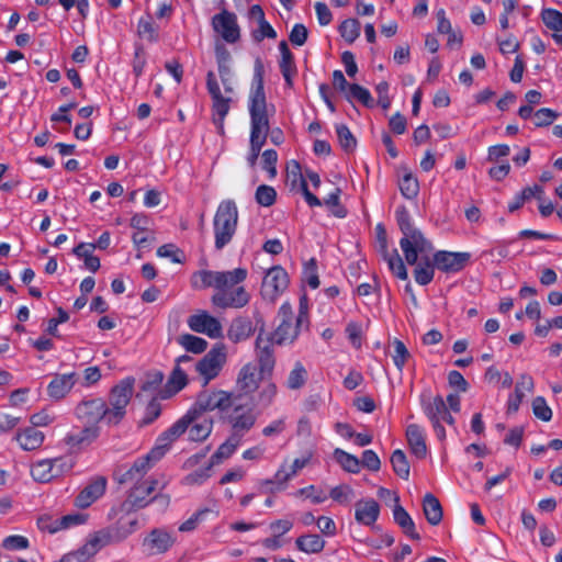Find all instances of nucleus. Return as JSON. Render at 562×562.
Segmentation results:
<instances>
[{"label":"nucleus","mask_w":562,"mask_h":562,"mask_svg":"<svg viewBox=\"0 0 562 562\" xmlns=\"http://www.w3.org/2000/svg\"><path fill=\"white\" fill-rule=\"evenodd\" d=\"M209 513H211V509L209 508H203L195 512L190 518H188L179 526V530L182 532L194 530L198 527V525L204 520L205 516Z\"/></svg>","instance_id":"obj_58"},{"label":"nucleus","mask_w":562,"mask_h":562,"mask_svg":"<svg viewBox=\"0 0 562 562\" xmlns=\"http://www.w3.org/2000/svg\"><path fill=\"white\" fill-rule=\"evenodd\" d=\"M277 394L278 387L276 383L269 382L265 384L258 393L259 405H261L262 407L270 406L274 402Z\"/></svg>","instance_id":"obj_54"},{"label":"nucleus","mask_w":562,"mask_h":562,"mask_svg":"<svg viewBox=\"0 0 562 562\" xmlns=\"http://www.w3.org/2000/svg\"><path fill=\"white\" fill-rule=\"evenodd\" d=\"M422 408L426 417L429 419L434 431L439 440L446 438V430L442 423L453 426L456 420L450 414L449 408L442 396H429L422 402Z\"/></svg>","instance_id":"obj_7"},{"label":"nucleus","mask_w":562,"mask_h":562,"mask_svg":"<svg viewBox=\"0 0 562 562\" xmlns=\"http://www.w3.org/2000/svg\"><path fill=\"white\" fill-rule=\"evenodd\" d=\"M88 547V539L86 540L85 544L77 550L76 552H71L63 557L60 562H83L91 557L95 555L97 553H90V550H87Z\"/></svg>","instance_id":"obj_64"},{"label":"nucleus","mask_w":562,"mask_h":562,"mask_svg":"<svg viewBox=\"0 0 562 562\" xmlns=\"http://www.w3.org/2000/svg\"><path fill=\"white\" fill-rule=\"evenodd\" d=\"M406 439L411 452L418 459H423L427 454L425 429L417 425L411 424L406 428Z\"/></svg>","instance_id":"obj_30"},{"label":"nucleus","mask_w":562,"mask_h":562,"mask_svg":"<svg viewBox=\"0 0 562 562\" xmlns=\"http://www.w3.org/2000/svg\"><path fill=\"white\" fill-rule=\"evenodd\" d=\"M238 398L239 395L223 390L203 391L198 395L192 409L200 414L215 409L226 413Z\"/></svg>","instance_id":"obj_9"},{"label":"nucleus","mask_w":562,"mask_h":562,"mask_svg":"<svg viewBox=\"0 0 562 562\" xmlns=\"http://www.w3.org/2000/svg\"><path fill=\"white\" fill-rule=\"evenodd\" d=\"M353 406L362 413H372L375 409V402L371 395L358 394L353 397Z\"/></svg>","instance_id":"obj_63"},{"label":"nucleus","mask_w":562,"mask_h":562,"mask_svg":"<svg viewBox=\"0 0 562 562\" xmlns=\"http://www.w3.org/2000/svg\"><path fill=\"white\" fill-rule=\"evenodd\" d=\"M2 547L8 551H21L26 550L30 547V541L24 536L12 535L2 540Z\"/></svg>","instance_id":"obj_53"},{"label":"nucleus","mask_w":562,"mask_h":562,"mask_svg":"<svg viewBox=\"0 0 562 562\" xmlns=\"http://www.w3.org/2000/svg\"><path fill=\"white\" fill-rule=\"evenodd\" d=\"M211 26L217 38L227 44H235L240 38V27L235 13L222 10L213 15Z\"/></svg>","instance_id":"obj_12"},{"label":"nucleus","mask_w":562,"mask_h":562,"mask_svg":"<svg viewBox=\"0 0 562 562\" xmlns=\"http://www.w3.org/2000/svg\"><path fill=\"white\" fill-rule=\"evenodd\" d=\"M157 483L156 480L148 479L133 486L126 501L122 504V508L130 512L146 507L150 501L145 499V496L140 495V490H144V493L149 496L156 490Z\"/></svg>","instance_id":"obj_23"},{"label":"nucleus","mask_w":562,"mask_h":562,"mask_svg":"<svg viewBox=\"0 0 562 562\" xmlns=\"http://www.w3.org/2000/svg\"><path fill=\"white\" fill-rule=\"evenodd\" d=\"M294 471H290L288 464L283 463L272 479L261 481L260 488L263 492L274 493L285 487L286 483L294 477Z\"/></svg>","instance_id":"obj_33"},{"label":"nucleus","mask_w":562,"mask_h":562,"mask_svg":"<svg viewBox=\"0 0 562 562\" xmlns=\"http://www.w3.org/2000/svg\"><path fill=\"white\" fill-rule=\"evenodd\" d=\"M469 252L437 251L432 256L436 268L443 272H458L464 268L470 260Z\"/></svg>","instance_id":"obj_22"},{"label":"nucleus","mask_w":562,"mask_h":562,"mask_svg":"<svg viewBox=\"0 0 562 562\" xmlns=\"http://www.w3.org/2000/svg\"><path fill=\"white\" fill-rule=\"evenodd\" d=\"M391 463L394 472L402 479L407 480L409 476V464L405 453L397 449L391 456Z\"/></svg>","instance_id":"obj_50"},{"label":"nucleus","mask_w":562,"mask_h":562,"mask_svg":"<svg viewBox=\"0 0 562 562\" xmlns=\"http://www.w3.org/2000/svg\"><path fill=\"white\" fill-rule=\"evenodd\" d=\"M226 362V348L222 344L215 345L200 361L195 363V370L206 385L215 379Z\"/></svg>","instance_id":"obj_13"},{"label":"nucleus","mask_w":562,"mask_h":562,"mask_svg":"<svg viewBox=\"0 0 562 562\" xmlns=\"http://www.w3.org/2000/svg\"><path fill=\"white\" fill-rule=\"evenodd\" d=\"M295 543L297 549L305 553H318L325 547V541L318 535L299 537Z\"/></svg>","instance_id":"obj_43"},{"label":"nucleus","mask_w":562,"mask_h":562,"mask_svg":"<svg viewBox=\"0 0 562 562\" xmlns=\"http://www.w3.org/2000/svg\"><path fill=\"white\" fill-rule=\"evenodd\" d=\"M77 375L75 372L56 374L47 385V394L50 398L59 401L74 387Z\"/></svg>","instance_id":"obj_29"},{"label":"nucleus","mask_w":562,"mask_h":562,"mask_svg":"<svg viewBox=\"0 0 562 562\" xmlns=\"http://www.w3.org/2000/svg\"><path fill=\"white\" fill-rule=\"evenodd\" d=\"M319 94L327 108L331 112H335L333 94H338L351 102V85L348 82L341 70H335L331 75V88L326 83H321Z\"/></svg>","instance_id":"obj_15"},{"label":"nucleus","mask_w":562,"mask_h":562,"mask_svg":"<svg viewBox=\"0 0 562 562\" xmlns=\"http://www.w3.org/2000/svg\"><path fill=\"white\" fill-rule=\"evenodd\" d=\"M49 460L52 463L55 477L60 476L66 472H69L74 467L72 459L68 457H59Z\"/></svg>","instance_id":"obj_62"},{"label":"nucleus","mask_w":562,"mask_h":562,"mask_svg":"<svg viewBox=\"0 0 562 562\" xmlns=\"http://www.w3.org/2000/svg\"><path fill=\"white\" fill-rule=\"evenodd\" d=\"M177 340L178 344L189 352L202 353L207 348V341L205 339L191 334L180 335Z\"/></svg>","instance_id":"obj_46"},{"label":"nucleus","mask_w":562,"mask_h":562,"mask_svg":"<svg viewBox=\"0 0 562 562\" xmlns=\"http://www.w3.org/2000/svg\"><path fill=\"white\" fill-rule=\"evenodd\" d=\"M532 412L535 416L543 422H549L552 418V409L547 404L542 396H537L532 401Z\"/></svg>","instance_id":"obj_55"},{"label":"nucleus","mask_w":562,"mask_h":562,"mask_svg":"<svg viewBox=\"0 0 562 562\" xmlns=\"http://www.w3.org/2000/svg\"><path fill=\"white\" fill-rule=\"evenodd\" d=\"M187 373L182 367L176 366L172 370L168 384L175 392H179L187 385Z\"/></svg>","instance_id":"obj_57"},{"label":"nucleus","mask_w":562,"mask_h":562,"mask_svg":"<svg viewBox=\"0 0 562 562\" xmlns=\"http://www.w3.org/2000/svg\"><path fill=\"white\" fill-rule=\"evenodd\" d=\"M191 415H184L182 418L172 424L165 430L156 441L155 447L150 450L151 456L156 459H161L169 450L171 445L188 429L190 425Z\"/></svg>","instance_id":"obj_16"},{"label":"nucleus","mask_w":562,"mask_h":562,"mask_svg":"<svg viewBox=\"0 0 562 562\" xmlns=\"http://www.w3.org/2000/svg\"><path fill=\"white\" fill-rule=\"evenodd\" d=\"M541 20L552 32L562 30V13L555 9H543L541 11Z\"/></svg>","instance_id":"obj_51"},{"label":"nucleus","mask_w":562,"mask_h":562,"mask_svg":"<svg viewBox=\"0 0 562 562\" xmlns=\"http://www.w3.org/2000/svg\"><path fill=\"white\" fill-rule=\"evenodd\" d=\"M106 479L98 476L93 479L76 497L75 505L79 508H87L99 499L105 492Z\"/></svg>","instance_id":"obj_26"},{"label":"nucleus","mask_w":562,"mask_h":562,"mask_svg":"<svg viewBox=\"0 0 562 562\" xmlns=\"http://www.w3.org/2000/svg\"><path fill=\"white\" fill-rule=\"evenodd\" d=\"M304 280L312 289H317L319 286V279L317 276V267L315 259H311L304 265Z\"/></svg>","instance_id":"obj_60"},{"label":"nucleus","mask_w":562,"mask_h":562,"mask_svg":"<svg viewBox=\"0 0 562 562\" xmlns=\"http://www.w3.org/2000/svg\"><path fill=\"white\" fill-rule=\"evenodd\" d=\"M296 494L310 498L313 504H321L327 499V494L314 485L300 488Z\"/></svg>","instance_id":"obj_59"},{"label":"nucleus","mask_w":562,"mask_h":562,"mask_svg":"<svg viewBox=\"0 0 562 562\" xmlns=\"http://www.w3.org/2000/svg\"><path fill=\"white\" fill-rule=\"evenodd\" d=\"M247 278L245 268H236L231 271H217L216 290L233 289L240 285Z\"/></svg>","instance_id":"obj_36"},{"label":"nucleus","mask_w":562,"mask_h":562,"mask_svg":"<svg viewBox=\"0 0 562 562\" xmlns=\"http://www.w3.org/2000/svg\"><path fill=\"white\" fill-rule=\"evenodd\" d=\"M260 376L258 368L255 363L248 362L244 364L236 379V389L241 394H251L259 386Z\"/></svg>","instance_id":"obj_27"},{"label":"nucleus","mask_w":562,"mask_h":562,"mask_svg":"<svg viewBox=\"0 0 562 562\" xmlns=\"http://www.w3.org/2000/svg\"><path fill=\"white\" fill-rule=\"evenodd\" d=\"M138 36L149 43L158 41V26L153 21L151 16L140 18L137 23Z\"/></svg>","instance_id":"obj_45"},{"label":"nucleus","mask_w":562,"mask_h":562,"mask_svg":"<svg viewBox=\"0 0 562 562\" xmlns=\"http://www.w3.org/2000/svg\"><path fill=\"white\" fill-rule=\"evenodd\" d=\"M557 117V112L548 108H542L535 113L533 123L537 127H542L552 124Z\"/></svg>","instance_id":"obj_61"},{"label":"nucleus","mask_w":562,"mask_h":562,"mask_svg":"<svg viewBox=\"0 0 562 562\" xmlns=\"http://www.w3.org/2000/svg\"><path fill=\"white\" fill-rule=\"evenodd\" d=\"M241 441V438L231 434L211 457V465L220 464L223 460L228 459L240 446Z\"/></svg>","instance_id":"obj_37"},{"label":"nucleus","mask_w":562,"mask_h":562,"mask_svg":"<svg viewBox=\"0 0 562 562\" xmlns=\"http://www.w3.org/2000/svg\"><path fill=\"white\" fill-rule=\"evenodd\" d=\"M380 506L372 499H361L356 504V519L358 522L366 526H374V522L379 518Z\"/></svg>","instance_id":"obj_31"},{"label":"nucleus","mask_w":562,"mask_h":562,"mask_svg":"<svg viewBox=\"0 0 562 562\" xmlns=\"http://www.w3.org/2000/svg\"><path fill=\"white\" fill-rule=\"evenodd\" d=\"M279 317L281 322L271 336V341L277 345L292 344L300 334L302 326L307 323V308L305 300L300 302L299 315L293 323V312L289 303H283L279 310Z\"/></svg>","instance_id":"obj_5"},{"label":"nucleus","mask_w":562,"mask_h":562,"mask_svg":"<svg viewBox=\"0 0 562 562\" xmlns=\"http://www.w3.org/2000/svg\"><path fill=\"white\" fill-rule=\"evenodd\" d=\"M186 415H191L190 425L187 429L189 439L192 441L205 440L212 432L213 419L193 409L189 411Z\"/></svg>","instance_id":"obj_25"},{"label":"nucleus","mask_w":562,"mask_h":562,"mask_svg":"<svg viewBox=\"0 0 562 562\" xmlns=\"http://www.w3.org/2000/svg\"><path fill=\"white\" fill-rule=\"evenodd\" d=\"M217 271L201 270L195 272L191 278L193 289H205L213 286L216 289Z\"/></svg>","instance_id":"obj_48"},{"label":"nucleus","mask_w":562,"mask_h":562,"mask_svg":"<svg viewBox=\"0 0 562 562\" xmlns=\"http://www.w3.org/2000/svg\"><path fill=\"white\" fill-rule=\"evenodd\" d=\"M423 509L427 521L430 525H438L442 519V508L437 497L426 494L423 502Z\"/></svg>","instance_id":"obj_39"},{"label":"nucleus","mask_w":562,"mask_h":562,"mask_svg":"<svg viewBox=\"0 0 562 562\" xmlns=\"http://www.w3.org/2000/svg\"><path fill=\"white\" fill-rule=\"evenodd\" d=\"M215 58L218 77L213 70L206 74V90L212 101V119L218 132L224 130V121L234 102L236 81L229 66L231 54L223 43L215 44Z\"/></svg>","instance_id":"obj_1"},{"label":"nucleus","mask_w":562,"mask_h":562,"mask_svg":"<svg viewBox=\"0 0 562 562\" xmlns=\"http://www.w3.org/2000/svg\"><path fill=\"white\" fill-rule=\"evenodd\" d=\"M392 350L390 352L391 358L393 360L394 366L397 368L400 372L403 371L404 366L411 358V353L403 341L398 339H394L392 345Z\"/></svg>","instance_id":"obj_47"},{"label":"nucleus","mask_w":562,"mask_h":562,"mask_svg":"<svg viewBox=\"0 0 562 562\" xmlns=\"http://www.w3.org/2000/svg\"><path fill=\"white\" fill-rule=\"evenodd\" d=\"M188 326L192 331L204 334L210 338H220L223 335L221 322L205 311L189 316Z\"/></svg>","instance_id":"obj_20"},{"label":"nucleus","mask_w":562,"mask_h":562,"mask_svg":"<svg viewBox=\"0 0 562 562\" xmlns=\"http://www.w3.org/2000/svg\"><path fill=\"white\" fill-rule=\"evenodd\" d=\"M100 436L98 425L85 426L81 429L72 430L66 435L64 442L72 450H80L90 446Z\"/></svg>","instance_id":"obj_24"},{"label":"nucleus","mask_w":562,"mask_h":562,"mask_svg":"<svg viewBox=\"0 0 562 562\" xmlns=\"http://www.w3.org/2000/svg\"><path fill=\"white\" fill-rule=\"evenodd\" d=\"M37 526L42 531L49 533H55L64 529L60 518H55L50 515L41 516L37 520Z\"/></svg>","instance_id":"obj_56"},{"label":"nucleus","mask_w":562,"mask_h":562,"mask_svg":"<svg viewBox=\"0 0 562 562\" xmlns=\"http://www.w3.org/2000/svg\"><path fill=\"white\" fill-rule=\"evenodd\" d=\"M379 495L381 497H387L393 502V518L395 522L404 530L408 537L418 540L419 535L415 530V524L409 514L401 506L398 495L386 488H380Z\"/></svg>","instance_id":"obj_21"},{"label":"nucleus","mask_w":562,"mask_h":562,"mask_svg":"<svg viewBox=\"0 0 562 562\" xmlns=\"http://www.w3.org/2000/svg\"><path fill=\"white\" fill-rule=\"evenodd\" d=\"M250 294L243 285L223 289L212 295V303L220 308H241L249 303Z\"/></svg>","instance_id":"obj_17"},{"label":"nucleus","mask_w":562,"mask_h":562,"mask_svg":"<svg viewBox=\"0 0 562 562\" xmlns=\"http://www.w3.org/2000/svg\"><path fill=\"white\" fill-rule=\"evenodd\" d=\"M134 393V379L126 378L112 387L106 404V424L117 425L126 415V408Z\"/></svg>","instance_id":"obj_6"},{"label":"nucleus","mask_w":562,"mask_h":562,"mask_svg":"<svg viewBox=\"0 0 562 562\" xmlns=\"http://www.w3.org/2000/svg\"><path fill=\"white\" fill-rule=\"evenodd\" d=\"M44 439V434L35 427H26L16 434V441L25 451L38 449L43 445Z\"/></svg>","instance_id":"obj_35"},{"label":"nucleus","mask_w":562,"mask_h":562,"mask_svg":"<svg viewBox=\"0 0 562 562\" xmlns=\"http://www.w3.org/2000/svg\"><path fill=\"white\" fill-rule=\"evenodd\" d=\"M138 528L139 522L136 517H122L114 525L89 536L87 550H90V553H98L102 548L109 544L124 541Z\"/></svg>","instance_id":"obj_4"},{"label":"nucleus","mask_w":562,"mask_h":562,"mask_svg":"<svg viewBox=\"0 0 562 562\" xmlns=\"http://www.w3.org/2000/svg\"><path fill=\"white\" fill-rule=\"evenodd\" d=\"M158 460L159 459L153 457L151 451H149L146 456L137 458L134 463L124 472H120L117 474V482L120 484H132L133 486L138 485L142 481H144L147 472Z\"/></svg>","instance_id":"obj_18"},{"label":"nucleus","mask_w":562,"mask_h":562,"mask_svg":"<svg viewBox=\"0 0 562 562\" xmlns=\"http://www.w3.org/2000/svg\"><path fill=\"white\" fill-rule=\"evenodd\" d=\"M400 247L405 261L412 266L419 260H426L432 251L431 243L424 237L420 231L403 236L400 240Z\"/></svg>","instance_id":"obj_11"},{"label":"nucleus","mask_w":562,"mask_h":562,"mask_svg":"<svg viewBox=\"0 0 562 562\" xmlns=\"http://www.w3.org/2000/svg\"><path fill=\"white\" fill-rule=\"evenodd\" d=\"M238 209L233 200H223L214 214V246L217 250L228 245L237 229Z\"/></svg>","instance_id":"obj_3"},{"label":"nucleus","mask_w":562,"mask_h":562,"mask_svg":"<svg viewBox=\"0 0 562 562\" xmlns=\"http://www.w3.org/2000/svg\"><path fill=\"white\" fill-rule=\"evenodd\" d=\"M255 199L261 206H271L276 202L277 191L270 186L261 184L256 190Z\"/></svg>","instance_id":"obj_52"},{"label":"nucleus","mask_w":562,"mask_h":562,"mask_svg":"<svg viewBox=\"0 0 562 562\" xmlns=\"http://www.w3.org/2000/svg\"><path fill=\"white\" fill-rule=\"evenodd\" d=\"M248 109L250 114V154L248 162L254 166L267 140L270 128L263 88V66L259 59L255 63Z\"/></svg>","instance_id":"obj_2"},{"label":"nucleus","mask_w":562,"mask_h":562,"mask_svg":"<svg viewBox=\"0 0 562 562\" xmlns=\"http://www.w3.org/2000/svg\"><path fill=\"white\" fill-rule=\"evenodd\" d=\"M32 477L41 483H47L55 479L54 471L49 459H43L35 462L31 468Z\"/></svg>","instance_id":"obj_44"},{"label":"nucleus","mask_w":562,"mask_h":562,"mask_svg":"<svg viewBox=\"0 0 562 562\" xmlns=\"http://www.w3.org/2000/svg\"><path fill=\"white\" fill-rule=\"evenodd\" d=\"M75 415L87 426L106 423V402L101 397L85 398L76 406Z\"/></svg>","instance_id":"obj_14"},{"label":"nucleus","mask_w":562,"mask_h":562,"mask_svg":"<svg viewBox=\"0 0 562 562\" xmlns=\"http://www.w3.org/2000/svg\"><path fill=\"white\" fill-rule=\"evenodd\" d=\"M381 255L383 259L386 261L389 270L392 272L393 276H395L400 280H407V269L404 265L403 259L400 257L395 248L386 250L385 252H381Z\"/></svg>","instance_id":"obj_38"},{"label":"nucleus","mask_w":562,"mask_h":562,"mask_svg":"<svg viewBox=\"0 0 562 562\" xmlns=\"http://www.w3.org/2000/svg\"><path fill=\"white\" fill-rule=\"evenodd\" d=\"M175 541L171 532L162 528H155L143 539L142 548L147 555H157L166 553Z\"/></svg>","instance_id":"obj_19"},{"label":"nucleus","mask_w":562,"mask_h":562,"mask_svg":"<svg viewBox=\"0 0 562 562\" xmlns=\"http://www.w3.org/2000/svg\"><path fill=\"white\" fill-rule=\"evenodd\" d=\"M398 187L401 193L406 199H414L417 196L419 192V183L418 180L411 173L405 172L401 179L398 180Z\"/></svg>","instance_id":"obj_49"},{"label":"nucleus","mask_w":562,"mask_h":562,"mask_svg":"<svg viewBox=\"0 0 562 562\" xmlns=\"http://www.w3.org/2000/svg\"><path fill=\"white\" fill-rule=\"evenodd\" d=\"M416 268L414 269V278L415 281L419 285H427L429 284L435 276V265L434 260H430V257H428L426 260H419L417 261Z\"/></svg>","instance_id":"obj_41"},{"label":"nucleus","mask_w":562,"mask_h":562,"mask_svg":"<svg viewBox=\"0 0 562 562\" xmlns=\"http://www.w3.org/2000/svg\"><path fill=\"white\" fill-rule=\"evenodd\" d=\"M279 50L281 54L280 70L285 80L288 87L293 86V78L296 75V67L294 63L293 54L291 53L286 42L282 41L279 44Z\"/></svg>","instance_id":"obj_34"},{"label":"nucleus","mask_w":562,"mask_h":562,"mask_svg":"<svg viewBox=\"0 0 562 562\" xmlns=\"http://www.w3.org/2000/svg\"><path fill=\"white\" fill-rule=\"evenodd\" d=\"M307 371L302 362L296 361L289 372L288 378L285 380V387L289 390H300L302 389L307 381Z\"/></svg>","instance_id":"obj_40"},{"label":"nucleus","mask_w":562,"mask_h":562,"mask_svg":"<svg viewBox=\"0 0 562 562\" xmlns=\"http://www.w3.org/2000/svg\"><path fill=\"white\" fill-rule=\"evenodd\" d=\"M257 418L258 414L252 405L237 404L236 402H234L225 415V420L231 427L232 435L241 439L254 428Z\"/></svg>","instance_id":"obj_8"},{"label":"nucleus","mask_w":562,"mask_h":562,"mask_svg":"<svg viewBox=\"0 0 562 562\" xmlns=\"http://www.w3.org/2000/svg\"><path fill=\"white\" fill-rule=\"evenodd\" d=\"M255 331L252 322L248 317H237L232 321L227 330V337L231 341L237 344L247 340Z\"/></svg>","instance_id":"obj_32"},{"label":"nucleus","mask_w":562,"mask_h":562,"mask_svg":"<svg viewBox=\"0 0 562 562\" xmlns=\"http://www.w3.org/2000/svg\"><path fill=\"white\" fill-rule=\"evenodd\" d=\"M256 357L258 360L260 373L270 374L276 364L272 341L269 339H263L261 335H258L256 339Z\"/></svg>","instance_id":"obj_28"},{"label":"nucleus","mask_w":562,"mask_h":562,"mask_svg":"<svg viewBox=\"0 0 562 562\" xmlns=\"http://www.w3.org/2000/svg\"><path fill=\"white\" fill-rule=\"evenodd\" d=\"M289 274L281 266H273L263 276L260 295L270 303H274L289 286Z\"/></svg>","instance_id":"obj_10"},{"label":"nucleus","mask_w":562,"mask_h":562,"mask_svg":"<svg viewBox=\"0 0 562 562\" xmlns=\"http://www.w3.org/2000/svg\"><path fill=\"white\" fill-rule=\"evenodd\" d=\"M359 468L376 472L381 468V460L373 450H364L360 459L353 456V473L358 472Z\"/></svg>","instance_id":"obj_42"}]
</instances>
